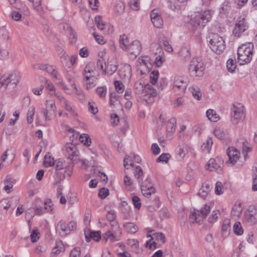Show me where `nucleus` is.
<instances>
[{
    "label": "nucleus",
    "mask_w": 257,
    "mask_h": 257,
    "mask_svg": "<svg viewBox=\"0 0 257 257\" xmlns=\"http://www.w3.org/2000/svg\"><path fill=\"white\" fill-rule=\"evenodd\" d=\"M226 67L229 72H234L236 67V62H234L233 59L231 58L229 59L226 63Z\"/></svg>",
    "instance_id": "40"
},
{
    "label": "nucleus",
    "mask_w": 257,
    "mask_h": 257,
    "mask_svg": "<svg viewBox=\"0 0 257 257\" xmlns=\"http://www.w3.org/2000/svg\"><path fill=\"white\" fill-rule=\"evenodd\" d=\"M211 14L210 11L206 10L201 13L198 12L191 20V24L193 27H203L206 23L210 21Z\"/></svg>",
    "instance_id": "4"
},
{
    "label": "nucleus",
    "mask_w": 257,
    "mask_h": 257,
    "mask_svg": "<svg viewBox=\"0 0 257 257\" xmlns=\"http://www.w3.org/2000/svg\"><path fill=\"white\" fill-rule=\"evenodd\" d=\"M76 227V223L74 221L66 222L64 220L59 221L56 227V231L61 237H65L69 234L72 230Z\"/></svg>",
    "instance_id": "5"
},
{
    "label": "nucleus",
    "mask_w": 257,
    "mask_h": 257,
    "mask_svg": "<svg viewBox=\"0 0 257 257\" xmlns=\"http://www.w3.org/2000/svg\"><path fill=\"white\" fill-rule=\"evenodd\" d=\"M109 195V190L106 188H102L98 193V196L103 199Z\"/></svg>",
    "instance_id": "58"
},
{
    "label": "nucleus",
    "mask_w": 257,
    "mask_h": 257,
    "mask_svg": "<svg viewBox=\"0 0 257 257\" xmlns=\"http://www.w3.org/2000/svg\"><path fill=\"white\" fill-rule=\"evenodd\" d=\"M223 167V161L219 159H210L207 163V169L210 171H220Z\"/></svg>",
    "instance_id": "14"
},
{
    "label": "nucleus",
    "mask_w": 257,
    "mask_h": 257,
    "mask_svg": "<svg viewBox=\"0 0 257 257\" xmlns=\"http://www.w3.org/2000/svg\"><path fill=\"white\" fill-rule=\"evenodd\" d=\"M160 217L161 219L168 218L170 217L168 210L166 208H162L160 211Z\"/></svg>",
    "instance_id": "62"
},
{
    "label": "nucleus",
    "mask_w": 257,
    "mask_h": 257,
    "mask_svg": "<svg viewBox=\"0 0 257 257\" xmlns=\"http://www.w3.org/2000/svg\"><path fill=\"white\" fill-rule=\"evenodd\" d=\"M242 211V207L240 203L235 204L232 207L231 215L234 216L239 217L241 214Z\"/></svg>",
    "instance_id": "32"
},
{
    "label": "nucleus",
    "mask_w": 257,
    "mask_h": 257,
    "mask_svg": "<svg viewBox=\"0 0 257 257\" xmlns=\"http://www.w3.org/2000/svg\"><path fill=\"white\" fill-rule=\"evenodd\" d=\"M111 226V230L115 235H119L121 234V230L119 226L115 220L110 222Z\"/></svg>",
    "instance_id": "41"
},
{
    "label": "nucleus",
    "mask_w": 257,
    "mask_h": 257,
    "mask_svg": "<svg viewBox=\"0 0 257 257\" xmlns=\"http://www.w3.org/2000/svg\"><path fill=\"white\" fill-rule=\"evenodd\" d=\"M206 116L209 120L212 122H217L220 119L219 115L212 109L207 110Z\"/></svg>",
    "instance_id": "25"
},
{
    "label": "nucleus",
    "mask_w": 257,
    "mask_h": 257,
    "mask_svg": "<svg viewBox=\"0 0 257 257\" xmlns=\"http://www.w3.org/2000/svg\"><path fill=\"white\" fill-rule=\"evenodd\" d=\"M119 75L121 78L129 80L132 75V68L128 64H124L119 70Z\"/></svg>",
    "instance_id": "17"
},
{
    "label": "nucleus",
    "mask_w": 257,
    "mask_h": 257,
    "mask_svg": "<svg viewBox=\"0 0 257 257\" xmlns=\"http://www.w3.org/2000/svg\"><path fill=\"white\" fill-rule=\"evenodd\" d=\"M244 220L250 224H254L256 223V214H253L250 213H245Z\"/></svg>",
    "instance_id": "33"
},
{
    "label": "nucleus",
    "mask_w": 257,
    "mask_h": 257,
    "mask_svg": "<svg viewBox=\"0 0 257 257\" xmlns=\"http://www.w3.org/2000/svg\"><path fill=\"white\" fill-rule=\"evenodd\" d=\"M241 143L242 144V152L245 158L247 153L252 150V147L251 145L246 140H242Z\"/></svg>",
    "instance_id": "28"
},
{
    "label": "nucleus",
    "mask_w": 257,
    "mask_h": 257,
    "mask_svg": "<svg viewBox=\"0 0 257 257\" xmlns=\"http://www.w3.org/2000/svg\"><path fill=\"white\" fill-rule=\"evenodd\" d=\"M60 28L63 29L66 35H69V33H72L73 30L71 26L68 24H61L59 25Z\"/></svg>",
    "instance_id": "56"
},
{
    "label": "nucleus",
    "mask_w": 257,
    "mask_h": 257,
    "mask_svg": "<svg viewBox=\"0 0 257 257\" xmlns=\"http://www.w3.org/2000/svg\"><path fill=\"white\" fill-rule=\"evenodd\" d=\"M84 235L87 242L90 241L92 239L96 241H98L101 238L99 231L84 230Z\"/></svg>",
    "instance_id": "18"
},
{
    "label": "nucleus",
    "mask_w": 257,
    "mask_h": 257,
    "mask_svg": "<svg viewBox=\"0 0 257 257\" xmlns=\"http://www.w3.org/2000/svg\"><path fill=\"white\" fill-rule=\"evenodd\" d=\"M96 92L100 98H104L106 94L107 88L106 86L98 87L96 88Z\"/></svg>",
    "instance_id": "45"
},
{
    "label": "nucleus",
    "mask_w": 257,
    "mask_h": 257,
    "mask_svg": "<svg viewBox=\"0 0 257 257\" xmlns=\"http://www.w3.org/2000/svg\"><path fill=\"white\" fill-rule=\"evenodd\" d=\"M253 45L249 43L243 44L237 50V62L240 65L249 63L253 55Z\"/></svg>",
    "instance_id": "1"
},
{
    "label": "nucleus",
    "mask_w": 257,
    "mask_h": 257,
    "mask_svg": "<svg viewBox=\"0 0 257 257\" xmlns=\"http://www.w3.org/2000/svg\"><path fill=\"white\" fill-rule=\"evenodd\" d=\"M119 43L120 47L123 49L126 50L127 47H129V40L127 37L125 35L120 36L119 38Z\"/></svg>",
    "instance_id": "29"
},
{
    "label": "nucleus",
    "mask_w": 257,
    "mask_h": 257,
    "mask_svg": "<svg viewBox=\"0 0 257 257\" xmlns=\"http://www.w3.org/2000/svg\"><path fill=\"white\" fill-rule=\"evenodd\" d=\"M187 82L183 77L180 76H176L174 77L173 88L176 92L180 94L184 93L187 87Z\"/></svg>",
    "instance_id": "10"
},
{
    "label": "nucleus",
    "mask_w": 257,
    "mask_h": 257,
    "mask_svg": "<svg viewBox=\"0 0 257 257\" xmlns=\"http://www.w3.org/2000/svg\"><path fill=\"white\" fill-rule=\"evenodd\" d=\"M134 173L138 182H141L143 180L142 176L143 175V171L141 167L140 166H137L135 169Z\"/></svg>",
    "instance_id": "35"
},
{
    "label": "nucleus",
    "mask_w": 257,
    "mask_h": 257,
    "mask_svg": "<svg viewBox=\"0 0 257 257\" xmlns=\"http://www.w3.org/2000/svg\"><path fill=\"white\" fill-rule=\"evenodd\" d=\"M103 65H105V62L104 59L101 56L99 59H98L97 62V68L102 70L104 74H106V68H103Z\"/></svg>",
    "instance_id": "52"
},
{
    "label": "nucleus",
    "mask_w": 257,
    "mask_h": 257,
    "mask_svg": "<svg viewBox=\"0 0 257 257\" xmlns=\"http://www.w3.org/2000/svg\"><path fill=\"white\" fill-rule=\"evenodd\" d=\"M152 22L154 26L156 28H161L163 23L161 17L156 18L155 19L152 20Z\"/></svg>",
    "instance_id": "59"
},
{
    "label": "nucleus",
    "mask_w": 257,
    "mask_h": 257,
    "mask_svg": "<svg viewBox=\"0 0 257 257\" xmlns=\"http://www.w3.org/2000/svg\"><path fill=\"white\" fill-rule=\"evenodd\" d=\"M245 117L244 106L240 103L233 104L232 108L231 121L234 124H237L242 120Z\"/></svg>",
    "instance_id": "7"
},
{
    "label": "nucleus",
    "mask_w": 257,
    "mask_h": 257,
    "mask_svg": "<svg viewBox=\"0 0 257 257\" xmlns=\"http://www.w3.org/2000/svg\"><path fill=\"white\" fill-rule=\"evenodd\" d=\"M230 221L228 219L224 220L222 226V234L224 237H227L230 231Z\"/></svg>",
    "instance_id": "23"
},
{
    "label": "nucleus",
    "mask_w": 257,
    "mask_h": 257,
    "mask_svg": "<svg viewBox=\"0 0 257 257\" xmlns=\"http://www.w3.org/2000/svg\"><path fill=\"white\" fill-rule=\"evenodd\" d=\"M62 150L65 156L68 159L72 161L73 164L78 162V160H79V152L74 145L71 143L66 144Z\"/></svg>",
    "instance_id": "6"
},
{
    "label": "nucleus",
    "mask_w": 257,
    "mask_h": 257,
    "mask_svg": "<svg viewBox=\"0 0 257 257\" xmlns=\"http://www.w3.org/2000/svg\"><path fill=\"white\" fill-rule=\"evenodd\" d=\"M209 41L210 48L217 54H220L225 49V42L221 37L217 34H212L209 36Z\"/></svg>",
    "instance_id": "2"
},
{
    "label": "nucleus",
    "mask_w": 257,
    "mask_h": 257,
    "mask_svg": "<svg viewBox=\"0 0 257 257\" xmlns=\"http://www.w3.org/2000/svg\"><path fill=\"white\" fill-rule=\"evenodd\" d=\"M114 233H113L110 230H108L106 231L105 233L103 235V238L106 241L107 239H110L111 241H115L116 237L114 235Z\"/></svg>",
    "instance_id": "47"
},
{
    "label": "nucleus",
    "mask_w": 257,
    "mask_h": 257,
    "mask_svg": "<svg viewBox=\"0 0 257 257\" xmlns=\"http://www.w3.org/2000/svg\"><path fill=\"white\" fill-rule=\"evenodd\" d=\"M45 70H46L55 79H59L57 72L52 66L46 64Z\"/></svg>",
    "instance_id": "42"
},
{
    "label": "nucleus",
    "mask_w": 257,
    "mask_h": 257,
    "mask_svg": "<svg viewBox=\"0 0 257 257\" xmlns=\"http://www.w3.org/2000/svg\"><path fill=\"white\" fill-rule=\"evenodd\" d=\"M248 28L245 19L240 17L238 18L235 25L233 34L236 37H240L241 34Z\"/></svg>",
    "instance_id": "11"
},
{
    "label": "nucleus",
    "mask_w": 257,
    "mask_h": 257,
    "mask_svg": "<svg viewBox=\"0 0 257 257\" xmlns=\"http://www.w3.org/2000/svg\"><path fill=\"white\" fill-rule=\"evenodd\" d=\"M159 55L156 57L155 60L153 62L157 67H160L164 62V59L163 58L164 53L161 49H159Z\"/></svg>",
    "instance_id": "36"
},
{
    "label": "nucleus",
    "mask_w": 257,
    "mask_h": 257,
    "mask_svg": "<svg viewBox=\"0 0 257 257\" xmlns=\"http://www.w3.org/2000/svg\"><path fill=\"white\" fill-rule=\"evenodd\" d=\"M149 84L144 85V84L140 81L136 82L134 84V88L136 92L138 94H142L146 92V90L149 88Z\"/></svg>",
    "instance_id": "21"
},
{
    "label": "nucleus",
    "mask_w": 257,
    "mask_h": 257,
    "mask_svg": "<svg viewBox=\"0 0 257 257\" xmlns=\"http://www.w3.org/2000/svg\"><path fill=\"white\" fill-rule=\"evenodd\" d=\"M115 89L118 93H122L124 90V86L123 84L119 80H116L114 82Z\"/></svg>",
    "instance_id": "43"
},
{
    "label": "nucleus",
    "mask_w": 257,
    "mask_h": 257,
    "mask_svg": "<svg viewBox=\"0 0 257 257\" xmlns=\"http://www.w3.org/2000/svg\"><path fill=\"white\" fill-rule=\"evenodd\" d=\"M4 183H5L4 189L8 193H10L11 192V189L13 187V183H14L13 180L11 178H8L5 180Z\"/></svg>",
    "instance_id": "44"
},
{
    "label": "nucleus",
    "mask_w": 257,
    "mask_h": 257,
    "mask_svg": "<svg viewBox=\"0 0 257 257\" xmlns=\"http://www.w3.org/2000/svg\"><path fill=\"white\" fill-rule=\"evenodd\" d=\"M159 76V72L156 70L153 71L150 75V82L154 85L156 83Z\"/></svg>",
    "instance_id": "50"
},
{
    "label": "nucleus",
    "mask_w": 257,
    "mask_h": 257,
    "mask_svg": "<svg viewBox=\"0 0 257 257\" xmlns=\"http://www.w3.org/2000/svg\"><path fill=\"white\" fill-rule=\"evenodd\" d=\"M79 141L86 146H89L91 143L90 136L87 134H83L80 136Z\"/></svg>",
    "instance_id": "30"
},
{
    "label": "nucleus",
    "mask_w": 257,
    "mask_h": 257,
    "mask_svg": "<svg viewBox=\"0 0 257 257\" xmlns=\"http://www.w3.org/2000/svg\"><path fill=\"white\" fill-rule=\"evenodd\" d=\"M95 23L99 30L103 31L105 29V23L103 21L102 18L100 16H97L95 17Z\"/></svg>",
    "instance_id": "34"
},
{
    "label": "nucleus",
    "mask_w": 257,
    "mask_h": 257,
    "mask_svg": "<svg viewBox=\"0 0 257 257\" xmlns=\"http://www.w3.org/2000/svg\"><path fill=\"white\" fill-rule=\"evenodd\" d=\"M29 2H31L33 5L34 8L37 12H40L42 11L43 8L41 7V0H28Z\"/></svg>",
    "instance_id": "49"
},
{
    "label": "nucleus",
    "mask_w": 257,
    "mask_h": 257,
    "mask_svg": "<svg viewBox=\"0 0 257 257\" xmlns=\"http://www.w3.org/2000/svg\"><path fill=\"white\" fill-rule=\"evenodd\" d=\"M176 120L175 117H171L168 121L166 124V131L168 133L172 135L175 131Z\"/></svg>",
    "instance_id": "22"
},
{
    "label": "nucleus",
    "mask_w": 257,
    "mask_h": 257,
    "mask_svg": "<svg viewBox=\"0 0 257 257\" xmlns=\"http://www.w3.org/2000/svg\"><path fill=\"white\" fill-rule=\"evenodd\" d=\"M45 108L42 109V112L46 120H51L55 115L56 107L53 100H46Z\"/></svg>",
    "instance_id": "9"
},
{
    "label": "nucleus",
    "mask_w": 257,
    "mask_h": 257,
    "mask_svg": "<svg viewBox=\"0 0 257 257\" xmlns=\"http://www.w3.org/2000/svg\"><path fill=\"white\" fill-rule=\"evenodd\" d=\"M88 74H96V71L95 70L94 64L90 62L88 63L84 68L83 71V76L85 80H89L90 76H88Z\"/></svg>",
    "instance_id": "19"
},
{
    "label": "nucleus",
    "mask_w": 257,
    "mask_h": 257,
    "mask_svg": "<svg viewBox=\"0 0 257 257\" xmlns=\"http://www.w3.org/2000/svg\"><path fill=\"white\" fill-rule=\"evenodd\" d=\"M35 113V108L31 107L29 108L28 113L27 120L28 123H31L33 120V116Z\"/></svg>",
    "instance_id": "51"
},
{
    "label": "nucleus",
    "mask_w": 257,
    "mask_h": 257,
    "mask_svg": "<svg viewBox=\"0 0 257 257\" xmlns=\"http://www.w3.org/2000/svg\"><path fill=\"white\" fill-rule=\"evenodd\" d=\"M233 230L234 233L237 235H240L243 233V229L239 222H236L234 223L233 226Z\"/></svg>",
    "instance_id": "38"
},
{
    "label": "nucleus",
    "mask_w": 257,
    "mask_h": 257,
    "mask_svg": "<svg viewBox=\"0 0 257 257\" xmlns=\"http://www.w3.org/2000/svg\"><path fill=\"white\" fill-rule=\"evenodd\" d=\"M188 71L192 76L201 77L204 74V64L199 58H193L189 65Z\"/></svg>",
    "instance_id": "3"
},
{
    "label": "nucleus",
    "mask_w": 257,
    "mask_h": 257,
    "mask_svg": "<svg viewBox=\"0 0 257 257\" xmlns=\"http://www.w3.org/2000/svg\"><path fill=\"white\" fill-rule=\"evenodd\" d=\"M81 254L80 249L79 247L74 248L70 252V257H79Z\"/></svg>",
    "instance_id": "64"
},
{
    "label": "nucleus",
    "mask_w": 257,
    "mask_h": 257,
    "mask_svg": "<svg viewBox=\"0 0 257 257\" xmlns=\"http://www.w3.org/2000/svg\"><path fill=\"white\" fill-rule=\"evenodd\" d=\"M31 241L35 242L38 241L39 238V232L37 229L33 230L30 235Z\"/></svg>",
    "instance_id": "61"
},
{
    "label": "nucleus",
    "mask_w": 257,
    "mask_h": 257,
    "mask_svg": "<svg viewBox=\"0 0 257 257\" xmlns=\"http://www.w3.org/2000/svg\"><path fill=\"white\" fill-rule=\"evenodd\" d=\"M149 88L146 90V92L147 95H150L152 97L156 96L157 95V91L150 84H149Z\"/></svg>",
    "instance_id": "63"
},
{
    "label": "nucleus",
    "mask_w": 257,
    "mask_h": 257,
    "mask_svg": "<svg viewBox=\"0 0 257 257\" xmlns=\"http://www.w3.org/2000/svg\"><path fill=\"white\" fill-rule=\"evenodd\" d=\"M189 89L195 99H196L198 100L201 99L202 94L200 92L199 87H198L197 86L193 85L189 88Z\"/></svg>",
    "instance_id": "26"
},
{
    "label": "nucleus",
    "mask_w": 257,
    "mask_h": 257,
    "mask_svg": "<svg viewBox=\"0 0 257 257\" xmlns=\"http://www.w3.org/2000/svg\"><path fill=\"white\" fill-rule=\"evenodd\" d=\"M214 134L215 137L219 139H223L226 136L225 132L219 128H215L214 131Z\"/></svg>",
    "instance_id": "48"
},
{
    "label": "nucleus",
    "mask_w": 257,
    "mask_h": 257,
    "mask_svg": "<svg viewBox=\"0 0 257 257\" xmlns=\"http://www.w3.org/2000/svg\"><path fill=\"white\" fill-rule=\"evenodd\" d=\"M114 10L117 15H121L124 10V4L121 2H118L115 5Z\"/></svg>",
    "instance_id": "46"
},
{
    "label": "nucleus",
    "mask_w": 257,
    "mask_h": 257,
    "mask_svg": "<svg viewBox=\"0 0 257 257\" xmlns=\"http://www.w3.org/2000/svg\"><path fill=\"white\" fill-rule=\"evenodd\" d=\"M211 190V186L208 183L203 184L198 192V195L203 199H205Z\"/></svg>",
    "instance_id": "20"
},
{
    "label": "nucleus",
    "mask_w": 257,
    "mask_h": 257,
    "mask_svg": "<svg viewBox=\"0 0 257 257\" xmlns=\"http://www.w3.org/2000/svg\"><path fill=\"white\" fill-rule=\"evenodd\" d=\"M43 204L44 205V209L46 212H49L53 210V208L50 199H47L44 202Z\"/></svg>",
    "instance_id": "57"
},
{
    "label": "nucleus",
    "mask_w": 257,
    "mask_h": 257,
    "mask_svg": "<svg viewBox=\"0 0 257 257\" xmlns=\"http://www.w3.org/2000/svg\"><path fill=\"white\" fill-rule=\"evenodd\" d=\"M171 158V155L168 153H164L160 155L157 159V162H163L167 163Z\"/></svg>",
    "instance_id": "55"
},
{
    "label": "nucleus",
    "mask_w": 257,
    "mask_h": 257,
    "mask_svg": "<svg viewBox=\"0 0 257 257\" xmlns=\"http://www.w3.org/2000/svg\"><path fill=\"white\" fill-rule=\"evenodd\" d=\"M117 69V65L112 64H109L108 63L106 69V74L111 75L116 71Z\"/></svg>",
    "instance_id": "53"
},
{
    "label": "nucleus",
    "mask_w": 257,
    "mask_h": 257,
    "mask_svg": "<svg viewBox=\"0 0 257 257\" xmlns=\"http://www.w3.org/2000/svg\"><path fill=\"white\" fill-rule=\"evenodd\" d=\"M141 187V191L144 196L149 197L152 194L155 193V189L153 187L151 179L147 178L144 181H141L139 183Z\"/></svg>",
    "instance_id": "13"
},
{
    "label": "nucleus",
    "mask_w": 257,
    "mask_h": 257,
    "mask_svg": "<svg viewBox=\"0 0 257 257\" xmlns=\"http://www.w3.org/2000/svg\"><path fill=\"white\" fill-rule=\"evenodd\" d=\"M142 49L141 45L139 41L135 40L132 42L127 47V51L131 54L137 57L140 53Z\"/></svg>",
    "instance_id": "16"
},
{
    "label": "nucleus",
    "mask_w": 257,
    "mask_h": 257,
    "mask_svg": "<svg viewBox=\"0 0 257 257\" xmlns=\"http://www.w3.org/2000/svg\"><path fill=\"white\" fill-rule=\"evenodd\" d=\"M179 56L183 60L187 61L190 59L191 53L189 49L186 47H183L180 51Z\"/></svg>",
    "instance_id": "27"
},
{
    "label": "nucleus",
    "mask_w": 257,
    "mask_h": 257,
    "mask_svg": "<svg viewBox=\"0 0 257 257\" xmlns=\"http://www.w3.org/2000/svg\"><path fill=\"white\" fill-rule=\"evenodd\" d=\"M125 230L130 233L134 234L138 230V227L134 223L127 222L123 224Z\"/></svg>",
    "instance_id": "24"
},
{
    "label": "nucleus",
    "mask_w": 257,
    "mask_h": 257,
    "mask_svg": "<svg viewBox=\"0 0 257 257\" xmlns=\"http://www.w3.org/2000/svg\"><path fill=\"white\" fill-rule=\"evenodd\" d=\"M19 74L14 72L9 75H3L0 79V83L2 86L6 85L10 88H14L19 82Z\"/></svg>",
    "instance_id": "8"
},
{
    "label": "nucleus",
    "mask_w": 257,
    "mask_h": 257,
    "mask_svg": "<svg viewBox=\"0 0 257 257\" xmlns=\"http://www.w3.org/2000/svg\"><path fill=\"white\" fill-rule=\"evenodd\" d=\"M132 202L136 208L140 209L141 207V200L138 196H134L132 197Z\"/></svg>",
    "instance_id": "60"
},
{
    "label": "nucleus",
    "mask_w": 257,
    "mask_h": 257,
    "mask_svg": "<svg viewBox=\"0 0 257 257\" xmlns=\"http://www.w3.org/2000/svg\"><path fill=\"white\" fill-rule=\"evenodd\" d=\"M139 62L141 65H143L146 66L147 68L148 69V71H150L149 66L151 65V62H150V58L149 56H143L139 58Z\"/></svg>",
    "instance_id": "31"
},
{
    "label": "nucleus",
    "mask_w": 257,
    "mask_h": 257,
    "mask_svg": "<svg viewBox=\"0 0 257 257\" xmlns=\"http://www.w3.org/2000/svg\"><path fill=\"white\" fill-rule=\"evenodd\" d=\"M11 206V201L8 199H4L0 201V211L7 210Z\"/></svg>",
    "instance_id": "39"
},
{
    "label": "nucleus",
    "mask_w": 257,
    "mask_h": 257,
    "mask_svg": "<svg viewBox=\"0 0 257 257\" xmlns=\"http://www.w3.org/2000/svg\"><path fill=\"white\" fill-rule=\"evenodd\" d=\"M213 145V141L211 138H208L206 142L204 143L202 146L203 150H207L209 152Z\"/></svg>",
    "instance_id": "54"
},
{
    "label": "nucleus",
    "mask_w": 257,
    "mask_h": 257,
    "mask_svg": "<svg viewBox=\"0 0 257 257\" xmlns=\"http://www.w3.org/2000/svg\"><path fill=\"white\" fill-rule=\"evenodd\" d=\"M210 211V207L205 204L200 210L193 212L190 217L191 219H194L196 222L200 223L203 218H205Z\"/></svg>",
    "instance_id": "12"
},
{
    "label": "nucleus",
    "mask_w": 257,
    "mask_h": 257,
    "mask_svg": "<svg viewBox=\"0 0 257 257\" xmlns=\"http://www.w3.org/2000/svg\"><path fill=\"white\" fill-rule=\"evenodd\" d=\"M227 155L229 159L227 163L231 165H234L240 157V152L233 147H230L227 150Z\"/></svg>",
    "instance_id": "15"
},
{
    "label": "nucleus",
    "mask_w": 257,
    "mask_h": 257,
    "mask_svg": "<svg viewBox=\"0 0 257 257\" xmlns=\"http://www.w3.org/2000/svg\"><path fill=\"white\" fill-rule=\"evenodd\" d=\"M44 164L46 167H49L54 165L55 162L54 158L49 155V154H48L45 156L44 159Z\"/></svg>",
    "instance_id": "37"
}]
</instances>
